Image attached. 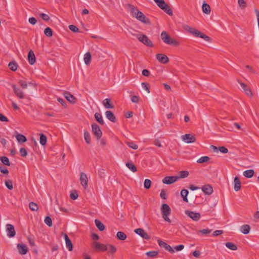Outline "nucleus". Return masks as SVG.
Returning a JSON list of instances; mask_svg holds the SVG:
<instances>
[{
	"label": "nucleus",
	"mask_w": 259,
	"mask_h": 259,
	"mask_svg": "<svg viewBox=\"0 0 259 259\" xmlns=\"http://www.w3.org/2000/svg\"><path fill=\"white\" fill-rule=\"evenodd\" d=\"M129 10L132 16L145 24H150V21L144 14L132 5H128Z\"/></svg>",
	"instance_id": "f257e3e1"
},
{
	"label": "nucleus",
	"mask_w": 259,
	"mask_h": 259,
	"mask_svg": "<svg viewBox=\"0 0 259 259\" xmlns=\"http://www.w3.org/2000/svg\"><path fill=\"white\" fill-rule=\"evenodd\" d=\"M183 28L186 30L191 34H192L193 35L198 37H200L201 38L204 39L205 40L210 42L211 41V38L208 36L206 35V34L203 33L202 32H201L200 31H198L197 29H195L194 28H192L190 26L188 25H185L183 26Z\"/></svg>",
	"instance_id": "f03ea898"
},
{
	"label": "nucleus",
	"mask_w": 259,
	"mask_h": 259,
	"mask_svg": "<svg viewBox=\"0 0 259 259\" xmlns=\"http://www.w3.org/2000/svg\"><path fill=\"white\" fill-rule=\"evenodd\" d=\"M157 5L164 12L169 16L173 15V12L170 6L164 0H153Z\"/></svg>",
	"instance_id": "7ed1b4c3"
},
{
	"label": "nucleus",
	"mask_w": 259,
	"mask_h": 259,
	"mask_svg": "<svg viewBox=\"0 0 259 259\" xmlns=\"http://www.w3.org/2000/svg\"><path fill=\"white\" fill-rule=\"evenodd\" d=\"M160 36L162 41L166 44L171 45L174 46L179 45V42L176 40L172 39L165 31L161 32Z\"/></svg>",
	"instance_id": "20e7f679"
},
{
	"label": "nucleus",
	"mask_w": 259,
	"mask_h": 259,
	"mask_svg": "<svg viewBox=\"0 0 259 259\" xmlns=\"http://www.w3.org/2000/svg\"><path fill=\"white\" fill-rule=\"evenodd\" d=\"M161 211L162 218L164 221L170 223L171 221L168 218L171 213V209L169 206L167 204H163L161 207Z\"/></svg>",
	"instance_id": "39448f33"
},
{
	"label": "nucleus",
	"mask_w": 259,
	"mask_h": 259,
	"mask_svg": "<svg viewBox=\"0 0 259 259\" xmlns=\"http://www.w3.org/2000/svg\"><path fill=\"white\" fill-rule=\"evenodd\" d=\"M133 35L136 36L138 39L146 46L149 47H152L153 46L152 41L150 40L148 37V36L145 34L141 33L139 34Z\"/></svg>",
	"instance_id": "423d86ee"
},
{
	"label": "nucleus",
	"mask_w": 259,
	"mask_h": 259,
	"mask_svg": "<svg viewBox=\"0 0 259 259\" xmlns=\"http://www.w3.org/2000/svg\"><path fill=\"white\" fill-rule=\"evenodd\" d=\"M92 133L96 137V139L98 140L101 139L102 136V132L99 126L96 123H93L92 124Z\"/></svg>",
	"instance_id": "0eeeda50"
},
{
	"label": "nucleus",
	"mask_w": 259,
	"mask_h": 259,
	"mask_svg": "<svg viewBox=\"0 0 259 259\" xmlns=\"http://www.w3.org/2000/svg\"><path fill=\"white\" fill-rule=\"evenodd\" d=\"M12 87L15 95L19 99H24L25 98V94L15 84H12Z\"/></svg>",
	"instance_id": "6e6552de"
},
{
	"label": "nucleus",
	"mask_w": 259,
	"mask_h": 259,
	"mask_svg": "<svg viewBox=\"0 0 259 259\" xmlns=\"http://www.w3.org/2000/svg\"><path fill=\"white\" fill-rule=\"evenodd\" d=\"M179 179V177L178 176H167L162 180V182L164 184L170 185L176 182Z\"/></svg>",
	"instance_id": "1a4fd4ad"
},
{
	"label": "nucleus",
	"mask_w": 259,
	"mask_h": 259,
	"mask_svg": "<svg viewBox=\"0 0 259 259\" xmlns=\"http://www.w3.org/2000/svg\"><path fill=\"white\" fill-rule=\"evenodd\" d=\"M134 232L140 235L142 238L144 239L149 240L150 239L149 235L142 228H138L134 230Z\"/></svg>",
	"instance_id": "9d476101"
},
{
	"label": "nucleus",
	"mask_w": 259,
	"mask_h": 259,
	"mask_svg": "<svg viewBox=\"0 0 259 259\" xmlns=\"http://www.w3.org/2000/svg\"><path fill=\"white\" fill-rule=\"evenodd\" d=\"M185 214L195 221H198L201 217L200 214L199 213L195 212L194 211L190 210H186Z\"/></svg>",
	"instance_id": "9b49d317"
},
{
	"label": "nucleus",
	"mask_w": 259,
	"mask_h": 259,
	"mask_svg": "<svg viewBox=\"0 0 259 259\" xmlns=\"http://www.w3.org/2000/svg\"><path fill=\"white\" fill-rule=\"evenodd\" d=\"M6 231L7 232V235L10 238L13 237L16 235V232L13 225L11 224L6 225Z\"/></svg>",
	"instance_id": "f8f14e48"
},
{
	"label": "nucleus",
	"mask_w": 259,
	"mask_h": 259,
	"mask_svg": "<svg viewBox=\"0 0 259 259\" xmlns=\"http://www.w3.org/2000/svg\"><path fill=\"white\" fill-rule=\"evenodd\" d=\"M158 245L161 247L164 248L166 250L168 251L171 253H174L175 252L174 249L168 244H167L166 242L158 239L157 240Z\"/></svg>",
	"instance_id": "ddd939ff"
},
{
	"label": "nucleus",
	"mask_w": 259,
	"mask_h": 259,
	"mask_svg": "<svg viewBox=\"0 0 259 259\" xmlns=\"http://www.w3.org/2000/svg\"><path fill=\"white\" fill-rule=\"evenodd\" d=\"M92 246L94 248L97 249V251H105L107 249L106 244L101 243L98 242H95L92 243Z\"/></svg>",
	"instance_id": "4468645a"
},
{
	"label": "nucleus",
	"mask_w": 259,
	"mask_h": 259,
	"mask_svg": "<svg viewBox=\"0 0 259 259\" xmlns=\"http://www.w3.org/2000/svg\"><path fill=\"white\" fill-rule=\"evenodd\" d=\"M238 82L247 96H251L252 95V92L250 88L246 84L241 82L239 80H238Z\"/></svg>",
	"instance_id": "2eb2a0df"
},
{
	"label": "nucleus",
	"mask_w": 259,
	"mask_h": 259,
	"mask_svg": "<svg viewBox=\"0 0 259 259\" xmlns=\"http://www.w3.org/2000/svg\"><path fill=\"white\" fill-rule=\"evenodd\" d=\"M183 141L187 143H192L196 141L195 137L191 134H185L182 136Z\"/></svg>",
	"instance_id": "dca6fc26"
},
{
	"label": "nucleus",
	"mask_w": 259,
	"mask_h": 259,
	"mask_svg": "<svg viewBox=\"0 0 259 259\" xmlns=\"http://www.w3.org/2000/svg\"><path fill=\"white\" fill-rule=\"evenodd\" d=\"M156 58L159 62L163 64H166L169 61L168 58L163 54H157L156 55Z\"/></svg>",
	"instance_id": "f3484780"
},
{
	"label": "nucleus",
	"mask_w": 259,
	"mask_h": 259,
	"mask_svg": "<svg viewBox=\"0 0 259 259\" xmlns=\"http://www.w3.org/2000/svg\"><path fill=\"white\" fill-rule=\"evenodd\" d=\"M62 235L64 237L65 240L66 246L69 251H72L73 249V244L71 241L70 240L69 237L66 233H62Z\"/></svg>",
	"instance_id": "a211bd4d"
},
{
	"label": "nucleus",
	"mask_w": 259,
	"mask_h": 259,
	"mask_svg": "<svg viewBox=\"0 0 259 259\" xmlns=\"http://www.w3.org/2000/svg\"><path fill=\"white\" fill-rule=\"evenodd\" d=\"M80 183L84 188L88 187V180L86 174L83 172L80 174Z\"/></svg>",
	"instance_id": "6ab92c4d"
},
{
	"label": "nucleus",
	"mask_w": 259,
	"mask_h": 259,
	"mask_svg": "<svg viewBox=\"0 0 259 259\" xmlns=\"http://www.w3.org/2000/svg\"><path fill=\"white\" fill-rule=\"evenodd\" d=\"M17 248L19 251V253L21 254H26L28 252V248L26 245L23 244L19 243L17 244Z\"/></svg>",
	"instance_id": "aec40b11"
},
{
	"label": "nucleus",
	"mask_w": 259,
	"mask_h": 259,
	"mask_svg": "<svg viewBox=\"0 0 259 259\" xmlns=\"http://www.w3.org/2000/svg\"><path fill=\"white\" fill-rule=\"evenodd\" d=\"M202 191L206 195H210L213 192V188L209 184L204 185L202 188Z\"/></svg>",
	"instance_id": "412c9836"
},
{
	"label": "nucleus",
	"mask_w": 259,
	"mask_h": 259,
	"mask_svg": "<svg viewBox=\"0 0 259 259\" xmlns=\"http://www.w3.org/2000/svg\"><path fill=\"white\" fill-rule=\"evenodd\" d=\"M28 60L30 64L33 65L35 63L36 58L35 55L32 50H30L28 52Z\"/></svg>",
	"instance_id": "4be33fe9"
},
{
	"label": "nucleus",
	"mask_w": 259,
	"mask_h": 259,
	"mask_svg": "<svg viewBox=\"0 0 259 259\" xmlns=\"http://www.w3.org/2000/svg\"><path fill=\"white\" fill-rule=\"evenodd\" d=\"M105 115L108 119L113 122H116V118L113 113V112L111 111L108 110L105 112Z\"/></svg>",
	"instance_id": "5701e85b"
},
{
	"label": "nucleus",
	"mask_w": 259,
	"mask_h": 259,
	"mask_svg": "<svg viewBox=\"0 0 259 259\" xmlns=\"http://www.w3.org/2000/svg\"><path fill=\"white\" fill-rule=\"evenodd\" d=\"M64 96L66 100L71 103H74L76 100V98L68 92H65Z\"/></svg>",
	"instance_id": "b1692460"
},
{
	"label": "nucleus",
	"mask_w": 259,
	"mask_h": 259,
	"mask_svg": "<svg viewBox=\"0 0 259 259\" xmlns=\"http://www.w3.org/2000/svg\"><path fill=\"white\" fill-rule=\"evenodd\" d=\"M241 182L238 177H235L234 180V188L235 191H238L240 189Z\"/></svg>",
	"instance_id": "393cba45"
},
{
	"label": "nucleus",
	"mask_w": 259,
	"mask_h": 259,
	"mask_svg": "<svg viewBox=\"0 0 259 259\" xmlns=\"http://www.w3.org/2000/svg\"><path fill=\"white\" fill-rule=\"evenodd\" d=\"M106 246L107 247L106 251H107L108 254H113L117 251V249L115 246L112 244H106Z\"/></svg>",
	"instance_id": "a878e982"
},
{
	"label": "nucleus",
	"mask_w": 259,
	"mask_h": 259,
	"mask_svg": "<svg viewBox=\"0 0 259 259\" xmlns=\"http://www.w3.org/2000/svg\"><path fill=\"white\" fill-rule=\"evenodd\" d=\"M103 104L106 109H113L114 106L111 103V100L110 99H105L103 101Z\"/></svg>",
	"instance_id": "bb28decb"
},
{
	"label": "nucleus",
	"mask_w": 259,
	"mask_h": 259,
	"mask_svg": "<svg viewBox=\"0 0 259 259\" xmlns=\"http://www.w3.org/2000/svg\"><path fill=\"white\" fill-rule=\"evenodd\" d=\"M250 227L248 225H243L240 227V231L244 234H247L249 233Z\"/></svg>",
	"instance_id": "cd10ccee"
},
{
	"label": "nucleus",
	"mask_w": 259,
	"mask_h": 259,
	"mask_svg": "<svg viewBox=\"0 0 259 259\" xmlns=\"http://www.w3.org/2000/svg\"><path fill=\"white\" fill-rule=\"evenodd\" d=\"M203 12L206 14H209L211 11L210 7L205 3H204L202 7Z\"/></svg>",
	"instance_id": "c85d7f7f"
},
{
	"label": "nucleus",
	"mask_w": 259,
	"mask_h": 259,
	"mask_svg": "<svg viewBox=\"0 0 259 259\" xmlns=\"http://www.w3.org/2000/svg\"><path fill=\"white\" fill-rule=\"evenodd\" d=\"M91 55L90 52L86 53L84 55V61L86 65H88L91 63Z\"/></svg>",
	"instance_id": "c756f323"
},
{
	"label": "nucleus",
	"mask_w": 259,
	"mask_h": 259,
	"mask_svg": "<svg viewBox=\"0 0 259 259\" xmlns=\"http://www.w3.org/2000/svg\"><path fill=\"white\" fill-rule=\"evenodd\" d=\"M188 194L189 191L187 189H183L181 192V195L182 197L183 200L186 202H188L187 198Z\"/></svg>",
	"instance_id": "7c9ffc66"
},
{
	"label": "nucleus",
	"mask_w": 259,
	"mask_h": 259,
	"mask_svg": "<svg viewBox=\"0 0 259 259\" xmlns=\"http://www.w3.org/2000/svg\"><path fill=\"white\" fill-rule=\"evenodd\" d=\"M254 171L253 169H248L243 172V176L247 178H251L253 177Z\"/></svg>",
	"instance_id": "2f4dec72"
},
{
	"label": "nucleus",
	"mask_w": 259,
	"mask_h": 259,
	"mask_svg": "<svg viewBox=\"0 0 259 259\" xmlns=\"http://www.w3.org/2000/svg\"><path fill=\"white\" fill-rule=\"evenodd\" d=\"M95 223L96 226L100 231H102L105 229L104 225L99 220L97 219L95 220Z\"/></svg>",
	"instance_id": "473e14b6"
},
{
	"label": "nucleus",
	"mask_w": 259,
	"mask_h": 259,
	"mask_svg": "<svg viewBox=\"0 0 259 259\" xmlns=\"http://www.w3.org/2000/svg\"><path fill=\"white\" fill-rule=\"evenodd\" d=\"M16 138L19 143H24L27 141V139L25 136L20 134H18L16 136Z\"/></svg>",
	"instance_id": "72a5a7b5"
},
{
	"label": "nucleus",
	"mask_w": 259,
	"mask_h": 259,
	"mask_svg": "<svg viewBox=\"0 0 259 259\" xmlns=\"http://www.w3.org/2000/svg\"><path fill=\"white\" fill-rule=\"evenodd\" d=\"M95 118L96 120L101 124L103 125L104 124V121L103 119L101 114L99 113H96L95 114Z\"/></svg>",
	"instance_id": "f704fd0d"
},
{
	"label": "nucleus",
	"mask_w": 259,
	"mask_h": 259,
	"mask_svg": "<svg viewBox=\"0 0 259 259\" xmlns=\"http://www.w3.org/2000/svg\"><path fill=\"white\" fill-rule=\"evenodd\" d=\"M226 246L232 250H236L237 247L236 244L232 242H227L225 244Z\"/></svg>",
	"instance_id": "c9c22d12"
},
{
	"label": "nucleus",
	"mask_w": 259,
	"mask_h": 259,
	"mask_svg": "<svg viewBox=\"0 0 259 259\" xmlns=\"http://www.w3.org/2000/svg\"><path fill=\"white\" fill-rule=\"evenodd\" d=\"M116 236L117 238L121 240H124L127 237L126 235L124 232L121 231L118 232L117 233Z\"/></svg>",
	"instance_id": "e433bc0d"
},
{
	"label": "nucleus",
	"mask_w": 259,
	"mask_h": 259,
	"mask_svg": "<svg viewBox=\"0 0 259 259\" xmlns=\"http://www.w3.org/2000/svg\"><path fill=\"white\" fill-rule=\"evenodd\" d=\"M0 160L4 165L8 166H10L11 165L9 158L6 156L0 157Z\"/></svg>",
	"instance_id": "4c0bfd02"
},
{
	"label": "nucleus",
	"mask_w": 259,
	"mask_h": 259,
	"mask_svg": "<svg viewBox=\"0 0 259 259\" xmlns=\"http://www.w3.org/2000/svg\"><path fill=\"white\" fill-rule=\"evenodd\" d=\"M47 138L44 134H40V143L41 145L45 146L47 143Z\"/></svg>",
	"instance_id": "58836bf2"
},
{
	"label": "nucleus",
	"mask_w": 259,
	"mask_h": 259,
	"mask_svg": "<svg viewBox=\"0 0 259 259\" xmlns=\"http://www.w3.org/2000/svg\"><path fill=\"white\" fill-rule=\"evenodd\" d=\"M126 166L133 172H136L137 170L136 166L132 162H127Z\"/></svg>",
	"instance_id": "ea45409f"
},
{
	"label": "nucleus",
	"mask_w": 259,
	"mask_h": 259,
	"mask_svg": "<svg viewBox=\"0 0 259 259\" xmlns=\"http://www.w3.org/2000/svg\"><path fill=\"white\" fill-rule=\"evenodd\" d=\"M29 207L32 211H37L38 209V206L37 204L33 202H31L29 203Z\"/></svg>",
	"instance_id": "a19ab883"
},
{
	"label": "nucleus",
	"mask_w": 259,
	"mask_h": 259,
	"mask_svg": "<svg viewBox=\"0 0 259 259\" xmlns=\"http://www.w3.org/2000/svg\"><path fill=\"white\" fill-rule=\"evenodd\" d=\"M84 137L86 143L90 144L91 143V136L90 133L87 131L84 132Z\"/></svg>",
	"instance_id": "79ce46f5"
},
{
	"label": "nucleus",
	"mask_w": 259,
	"mask_h": 259,
	"mask_svg": "<svg viewBox=\"0 0 259 259\" xmlns=\"http://www.w3.org/2000/svg\"><path fill=\"white\" fill-rule=\"evenodd\" d=\"M209 159L210 158L208 156H205L200 157L199 159L197 160V162L199 163H203L208 161Z\"/></svg>",
	"instance_id": "37998d69"
},
{
	"label": "nucleus",
	"mask_w": 259,
	"mask_h": 259,
	"mask_svg": "<svg viewBox=\"0 0 259 259\" xmlns=\"http://www.w3.org/2000/svg\"><path fill=\"white\" fill-rule=\"evenodd\" d=\"M189 172L187 170L180 171L179 172V176H178L180 178H185L188 176Z\"/></svg>",
	"instance_id": "c03bdc74"
},
{
	"label": "nucleus",
	"mask_w": 259,
	"mask_h": 259,
	"mask_svg": "<svg viewBox=\"0 0 259 259\" xmlns=\"http://www.w3.org/2000/svg\"><path fill=\"white\" fill-rule=\"evenodd\" d=\"M158 254V252L157 251H150L147 252L146 254L150 257H153L156 256Z\"/></svg>",
	"instance_id": "a18cd8bd"
},
{
	"label": "nucleus",
	"mask_w": 259,
	"mask_h": 259,
	"mask_svg": "<svg viewBox=\"0 0 259 259\" xmlns=\"http://www.w3.org/2000/svg\"><path fill=\"white\" fill-rule=\"evenodd\" d=\"M44 33L48 37H51L53 35V31L50 27L46 28L44 30Z\"/></svg>",
	"instance_id": "49530a36"
},
{
	"label": "nucleus",
	"mask_w": 259,
	"mask_h": 259,
	"mask_svg": "<svg viewBox=\"0 0 259 259\" xmlns=\"http://www.w3.org/2000/svg\"><path fill=\"white\" fill-rule=\"evenodd\" d=\"M10 69L12 71H16L17 69V64L15 62H11L9 64Z\"/></svg>",
	"instance_id": "de8ad7c7"
},
{
	"label": "nucleus",
	"mask_w": 259,
	"mask_h": 259,
	"mask_svg": "<svg viewBox=\"0 0 259 259\" xmlns=\"http://www.w3.org/2000/svg\"><path fill=\"white\" fill-rule=\"evenodd\" d=\"M5 185L9 190H12L13 188L12 181L8 180L5 181Z\"/></svg>",
	"instance_id": "09e8293b"
},
{
	"label": "nucleus",
	"mask_w": 259,
	"mask_h": 259,
	"mask_svg": "<svg viewBox=\"0 0 259 259\" xmlns=\"http://www.w3.org/2000/svg\"><path fill=\"white\" fill-rule=\"evenodd\" d=\"M151 186V181L149 179H146L144 183V188L146 189H149Z\"/></svg>",
	"instance_id": "8fccbe9b"
},
{
	"label": "nucleus",
	"mask_w": 259,
	"mask_h": 259,
	"mask_svg": "<svg viewBox=\"0 0 259 259\" xmlns=\"http://www.w3.org/2000/svg\"><path fill=\"white\" fill-rule=\"evenodd\" d=\"M39 15V17L45 21H48L50 19L49 16L46 14L41 13H40Z\"/></svg>",
	"instance_id": "3c124183"
},
{
	"label": "nucleus",
	"mask_w": 259,
	"mask_h": 259,
	"mask_svg": "<svg viewBox=\"0 0 259 259\" xmlns=\"http://www.w3.org/2000/svg\"><path fill=\"white\" fill-rule=\"evenodd\" d=\"M45 223L49 226V227H51L52 226V219L51 218L49 217V216H47L45 218Z\"/></svg>",
	"instance_id": "603ef678"
},
{
	"label": "nucleus",
	"mask_w": 259,
	"mask_h": 259,
	"mask_svg": "<svg viewBox=\"0 0 259 259\" xmlns=\"http://www.w3.org/2000/svg\"><path fill=\"white\" fill-rule=\"evenodd\" d=\"M126 143L130 148L136 150L138 148V145L133 142H127Z\"/></svg>",
	"instance_id": "864d4df0"
},
{
	"label": "nucleus",
	"mask_w": 259,
	"mask_h": 259,
	"mask_svg": "<svg viewBox=\"0 0 259 259\" xmlns=\"http://www.w3.org/2000/svg\"><path fill=\"white\" fill-rule=\"evenodd\" d=\"M78 194H77L76 191H75V190L72 191L71 192L70 195V198L73 200L76 199L78 198Z\"/></svg>",
	"instance_id": "5fc2aeb1"
},
{
	"label": "nucleus",
	"mask_w": 259,
	"mask_h": 259,
	"mask_svg": "<svg viewBox=\"0 0 259 259\" xmlns=\"http://www.w3.org/2000/svg\"><path fill=\"white\" fill-rule=\"evenodd\" d=\"M238 3L242 9H244L246 7V3L244 0H238Z\"/></svg>",
	"instance_id": "6e6d98bb"
},
{
	"label": "nucleus",
	"mask_w": 259,
	"mask_h": 259,
	"mask_svg": "<svg viewBox=\"0 0 259 259\" xmlns=\"http://www.w3.org/2000/svg\"><path fill=\"white\" fill-rule=\"evenodd\" d=\"M142 86L143 89H144L148 93H150V85L149 83L147 82H142Z\"/></svg>",
	"instance_id": "4d7b16f0"
},
{
	"label": "nucleus",
	"mask_w": 259,
	"mask_h": 259,
	"mask_svg": "<svg viewBox=\"0 0 259 259\" xmlns=\"http://www.w3.org/2000/svg\"><path fill=\"white\" fill-rule=\"evenodd\" d=\"M69 28L73 32H79V29L74 25H70L69 26Z\"/></svg>",
	"instance_id": "13d9d810"
},
{
	"label": "nucleus",
	"mask_w": 259,
	"mask_h": 259,
	"mask_svg": "<svg viewBox=\"0 0 259 259\" xmlns=\"http://www.w3.org/2000/svg\"><path fill=\"white\" fill-rule=\"evenodd\" d=\"M20 153L22 157H26L27 155V151L24 148H21L20 149Z\"/></svg>",
	"instance_id": "bf43d9fd"
},
{
	"label": "nucleus",
	"mask_w": 259,
	"mask_h": 259,
	"mask_svg": "<svg viewBox=\"0 0 259 259\" xmlns=\"http://www.w3.org/2000/svg\"><path fill=\"white\" fill-rule=\"evenodd\" d=\"M18 83L23 89H25L27 88L28 84L25 81L20 80Z\"/></svg>",
	"instance_id": "052dcab7"
},
{
	"label": "nucleus",
	"mask_w": 259,
	"mask_h": 259,
	"mask_svg": "<svg viewBox=\"0 0 259 259\" xmlns=\"http://www.w3.org/2000/svg\"><path fill=\"white\" fill-rule=\"evenodd\" d=\"M219 150L222 153H227L228 152V150L227 148L224 146H221L219 147Z\"/></svg>",
	"instance_id": "680f3d73"
},
{
	"label": "nucleus",
	"mask_w": 259,
	"mask_h": 259,
	"mask_svg": "<svg viewBox=\"0 0 259 259\" xmlns=\"http://www.w3.org/2000/svg\"><path fill=\"white\" fill-rule=\"evenodd\" d=\"M0 171L2 173H3L5 175H8V174H9L8 169L7 168L4 167L2 166H0Z\"/></svg>",
	"instance_id": "e2e57ef3"
},
{
	"label": "nucleus",
	"mask_w": 259,
	"mask_h": 259,
	"mask_svg": "<svg viewBox=\"0 0 259 259\" xmlns=\"http://www.w3.org/2000/svg\"><path fill=\"white\" fill-rule=\"evenodd\" d=\"M57 101H58V102H59L62 105V106H63L64 107H66V104L65 101L64 99H63L61 98H58Z\"/></svg>",
	"instance_id": "0e129e2a"
},
{
	"label": "nucleus",
	"mask_w": 259,
	"mask_h": 259,
	"mask_svg": "<svg viewBox=\"0 0 259 259\" xmlns=\"http://www.w3.org/2000/svg\"><path fill=\"white\" fill-rule=\"evenodd\" d=\"M0 120L3 122H8L9 119L3 114L0 113Z\"/></svg>",
	"instance_id": "69168bd1"
},
{
	"label": "nucleus",
	"mask_w": 259,
	"mask_h": 259,
	"mask_svg": "<svg viewBox=\"0 0 259 259\" xmlns=\"http://www.w3.org/2000/svg\"><path fill=\"white\" fill-rule=\"evenodd\" d=\"M131 101L133 103H137L139 101V98L136 95L133 96L131 98Z\"/></svg>",
	"instance_id": "338daca9"
},
{
	"label": "nucleus",
	"mask_w": 259,
	"mask_h": 259,
	"mask_svg": "<svg viewBox=\"0 0 259 259\" xmlns=\"http://www.w3.org/2000/svg\"><path fill=\"white\" fill-rule=\"evenodd\" d=\"M29 22L32 25H35L36 23L37 20L34 17H30L28 20Z\"/></svg>",
	"instance_id": "774afa93"
}]
</instances>
